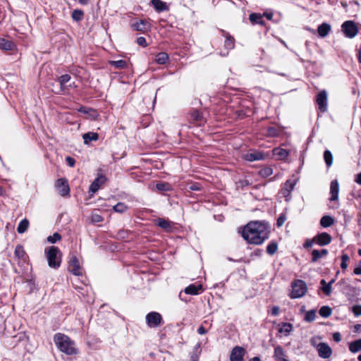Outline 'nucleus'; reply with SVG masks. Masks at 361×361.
<instances>
[{
  "label": "nucleus",
  "mask_w": 361,
  "mask_h": 361,
  "mask_svg": "<svg viewBox=\"0 0 361 361\" xmlns=\"http://www.w3.org/2000/svg\"><path fill=\"white\" fill-rule=\"evenodd\" d=\"M328 251L326 249H322L321 251L317 250V258L321 257L322 256L326 255Z\"/></svg>",
  "instance_id": "55"
},
{
  "label": "nucleus",
  "mask_w": 361,
  "mask_h": 361,
  "mask_svg": "<svg viewBox=\"0 0 361 361\" xmlns=\"http://www.w3.org/2000/svg\"><path fill=\"white\" fill-rule=\"evenodd\" d=\"M315 319V312L314 310L307 311L305 316V320L307 322H311L314 321Z\"/></svg>",
  "instance_id": "45"
},
{
  "label": "nucleus",
  "mask_w": 361,
  "mask_h": 361,
  "mask_svg": "<svg viewBox=\"0 0 361 361\" xmlns=\"http://www.w3.org/2000/svg\"><path fill=\"white\" fill-rule=\"evenodd\" d=\"M279 331L283 334L285 336H288L293 329V325L290 323H282L279 325Z\"/></svg>",
  "instance_id": "31"
},
{
  "label": "nucleus",
  "mask_w": 361,
  "mask_h": 361,
  "mask_svg": "<svg viewBox=\"0 0 361 361\" xmlns=\"http://www.w3.org/2000/svg\"><path fill=\"white\" fill-rule=\"evenodd\" d=\"M61 239V235L58 233H54L47 238V240L51 243H54Z\"/></svg>",
  "instance_id": "48"
},
{
  "label": "nucleus",
  "mask_w": 361,
  "mask_h": 361,
  "mask_svg": "<svg viewBox=\"0 0 361 361\" xmlns=\"http://www.w3.org/2000/svg\"><path fill=\"white\" fill-rule=\"evenodd\" d=\"M358 61L360 63H361V47L359 49L358 51V56H357Z\"/></svg>",
  "instance_id": "63"
},
{
  "label": "nucleus",
  "mask_w": 361,
  "mask_h": 361,
  "mask_svg": "<svg viewBox=\"0 0 361 361\" xmlns=\"http://www.w3.org/2000/svg\"><path fill=\"white\" fill-rule=\"evenodd\" d=\"M109 64L114 67L115 68L118 69H123L127 67V61L123 59H120L118 61H110Z\"/></svg>",
  "instance_id": "33"
},
{
  "label": "nucleus",
  "mask_w": 361,
  "mask_h": 361,
  "mask_svg": "<svg viewBox=\"0 0 361 361\" xmlns=\"http://www.w3.org/2000/svg\"><path fill=\"white\" fill-rule=\"evenodd\" d=\"M286 218L284 214L280 215V216L277 219V225L278 226H281L283 225L284 222L286 221Z\"/></svg>",
  "instance_id": "53"
},
{
  "label": "nucleus",
  "mask_w": 361,
  "mask_h": 361,
  "mask_svg": "<svg viewBox=\"0 0 361 361\" xmlns=\"http://www.w3.org/2000/svg\"><path fill=\"white\" fill-rule=\"evenodd\" d=\"M188 188L191 190H200V185L197 183L191 184V185H190Z\"/></svg>",
  "instance_id": "58"
},
{
  "label": "nucleus",
  "mask_w": 361,
  "mask_h": 361,
  "mask_svg": "<svg viewBox=\"0 0 361 361\" xmlns=\"http://www.w3.org/2000/svg\"><path fill=\"white\" fill-rule=\"evenodd\" d=\"M332 314V309L329 306H323L319 310V314L324 317H329Z\"/></svg>",
  "instance_id": "37"
},
{
  "label": "nucleus",
  "mask_w": 361,
  "mask_h": 361,
  "mask_svg": "<svg viewBox=\"0 0 361 361\" xmlns=\"http://www.w3.org/2000/svg\"><path fill=\"white\" fill-rule=\"evenodd\" d=\"M29 226V221L27 219H23L18 224L17 231L19 233H25Z\"/></svg>",
  "instance_id": "35"
},
{
  "label": "nucleus",
  "mask_w": 361,
  "mask_h": 361,
  "mask_svg": "<svg viewBox=\"0 0 361 361\" xmlns=\"http://www.w3.org/2000/svg\"><path fill=\"white\" fill-rule=\"evenodd\" d=\"M271 313L273 315L276 316L279 313V307L277 306H274L272 307Z\"/></svg>",
  "instance_id": "57"
},
{
  "label": "nucleus",
  "mask_w": 361,
  "mask_h": 361,
  "mask_svg": "<svg viewBox=\"0 0 361 361\" xmlns=\"http://www.w3.org/2000/svg\"><path fill=\"white\" fill-rule=\"evenodd\" d=\"M249 361H261V360L258 357H255L253 358H251Z\"/></svg>",
  "instance_id": "64"
},
{
  "label": "nucleus",
  "mask_w": 361,
  "mask_h": 361,
  "mask_svg": "<svg viewBox=\"0 0 361 361\" xmlns=\"http://www.w3.org/2000/svg\"><path fill=\"white\" fill-rule=\"evenodd\" d=\"M128 207L123 203L119 202L114 207V210L116 212L123 213L127 210Z\"/></svg>",
  "instance_id": "43"
},
{
  "label": "nucleus",
  "mask_w": 361,
  "mask_h": 361,
  "mask_svg": "<svg viewBox=\"0 0 361 361\" xmlns=\"http://www.w3.org/2000/svg\"><path fill=\"white\" fill-rule=\"evenodd\" d=\"M349 350L353 353L361 350V339L350 343Z\"/></svg>",
  "instance_id": "36"
},
{
  "label": "nucleus",
  "mask_w": 361,
  "mask_h": 361,
  "mask_svg": "<svg viewBox=\"0 0 361 361\" xmlns=\"http://www.w3.org/2000/svg\"><path fill=\"white\" fill-rule=\"evenodd\" d=\"M333 338H334V340L335 341H336V342H339V341H341V334H340L339 333H338V332L334 333V334H333Z\"/></svg>",
  "instance_id": "56"
},
{
  "label": "nucleus",
  "mask_w": 361,
  "mask_h": 361,
  "mask_svg": "<svg viewBox=\"0 0 361 361\" xmlns=\"http://www.w3.org/2000/svg\"><path fill=\"white\" fill-rule=\"evenodd\" d=\"M278 250V244L276 242H271L267 247V252L269 255H274Z\"/></svg>",
  "instance_id": "40"
},
{
  "label": "nucleus",
  "mask_w": 361,
  "mask_h": 361,
  "mask_svg": "<svg viewBox=\"0 0 361 361\" xmlns=\"http://www.w3.org/2000/svg\"><path fill=\"white\" fill-rule=\"evenodd\" d=\"M151 4L158 13L169 11V8L166 2L161 0H152Z\"/></svg>",
  "instance_id": "18"
},
{
  "label": "nucleus",
  "mask_w": 361,
  "mask_h": 361,
  "mask_svg": "<svg viewBox=\"0 0 361 361\" xmlns=\"http://www.w3.org/2000/svg\"><path fill=\"white\" fill-rule=\"evenodd\" d=\"M70 269H71V271L77 276H80L82 274L80 271V266L78 258L75 256H72L69 262Z\"/></svg>",
  "instance_id": "16"
},
{
  "label": "nucleus",
  "mask_w": 361,
  "mask_h": 361,
  "mask_svg": "<svg viewBox=\"0 0 361 361\" xmlns=\"http://www.w3.org/2000/svg\"><path fill=\"white\" fill-rule=\"evenodd\" d=\"M71 17L73 20L79 22L82 20L84 17V12L80 9H75L71 13Z\"/></svg>",
  "instance_id": "34"
},
{
  "label": "nucleus",
  "mask_w": 361,
  "mask_h": 361,
  "mask_svg": "<svg viewBox=\"0 0 361 361\" xmlns=\"http://www.w3.org/2000/svg\"><path fill=\"white\" fill-rule=\"evenodd\" d=\"M54 342L57 348L66 355H73L78 353L75 341L66 334H56L54 336Z\"/></svg>",
  "instance_id": "2"
},
{
  "label": "nucleus",
  "mask_w": 361,
  "mask_h": 361,
  "mask_svg": "<svg viewBox=\"0 0 361 361\" xmlns=\"http://www.w3.org/2000/svg\"><path fill=\"white\" fill-rule=\"evenodd\" d=\"M158 225L165 229L167 231H169L171 229V223L165 219H158Z\"/></svg>",
  "instance_id": "41"
},
{
  "label": "nucleus",
  "mask_w": 361,
  "mask_h": 361,
  "mask_svg": "<svg viewBox=\"0 0 361 361\" xmlns=\"http://www.w3.org/2000/svg\"><path fill=\"white\" fill-rule=\"evenodd\" d=\"M78 2L82 5H87L89 3V0H78Z\"/></svg>",
  "instance_id": "62"
},
{
  "label": "nucleus",
  "mask_w": 361,
  "mask_h": 361,
  "mask_svg": "<svg viewBox=\"0 0 361 361\" xmlns=\"http://www.w3.org/2000/svg\"><path fill=\"white\" fill-rule=\"evenodd\" d=\"M273 156L278 160H285L289 155V152L281 147H274L272 149Z\"/></svg>",
  "instance_id": "17"
},
{
  "label": "nucleus",
  "mask_w": 361,
  "mask_h": 361,
  "mask_svg": "<svg viewBox=\"0 0 361 361\" xmlns=\"http://www.w3.org/2000/svg\"><path fill=\"white\" fill-rule=\"evenodd\" d=\"M272 173V169L269 167L262 169L259 171V174L263 177H267Z\"/></svg>",
  "instance_id": "50"
},
{
  "label": "nucleus",
  "mask_w": 361,
  "mask_h": 361,
  "mask_svg": "<svg viewBox=\"0 0 361 361\" xmlns=\"http://www.w3.org/2000/svg\"><path fill=\"white\" fill-rule=\"evenodd\" d=\"M341 30L345 36L350 39L355 37L359 32L357 26L353 20L345 21L341 25Z\"/></svg>",
  "instance_id": "5"
},
{
  "label": "nucleus",
  "mask_w": 361,
  "mask_h": 361,
  "mask_svg": "<svg viewBox=\"0 0 361 361\" xmlns=\"http://www.w3.org/2000/svg\"><path fill=\"white\" fill-rule=\"evenodd\" d=\"M331 27L327 23H323L317 27V35L321 37H325L331 31Z\"/></svg>",
  "instance_id": "21"
},
{
  "label": "nucleus",
  "mask_w": 361,
  "mask_h": 361,
  "mask_svg": "<svg viewBox=\"0 0 361 361\" xmlns=\"http://www.w3.org/2000/svg\"><path fill=\"white\" fill-rule=\"evenodd\" d=\"M185 293L189 295H198L202 291V286L201 284L195 285L191 284L187 286L185 290Z\"/></svg>",
  "instance_id": "20"
},
{
  "label": "nucleus",
  "mask_w": 361,
  "mask_h": 361,
  "mask_svg": "<svg viewBox=\"0 0 361 361\" xmlns=\"http://www.w3.org/2000/svg\"><path fill=\"white\" fill-rule=\"evenodd\" d=\"M66 162L68 166L73 167L75 164V160L73 157L68 156L66 158Z\"/></svg>",
  "instance_id": "52"
},
{
  "label": "nucleus",
  "mask_w": 361,
  "mask_h": 361,
  "mask_svg": "<svg viewBox=\"0 0 361 361\" xmlns=\"http://www.w3.org/2000/svg\"><path fill=\"white\" fill-rule=\"evenodd\" d=\"M103 182H92L90 186L89 192L90 195H93L101 187Z\"/></svg>",
  "instance_id": "42"
},
{
  "label": "nucleus",
  "mask_w": 361,
  "mask_h": 361,
  "mask_svg": "<svg viewBox=\"0 0 361 361\" xmlns=\"http://www.w3.org/2000/svg\"><path fill=\"white\" fill-rule=\"evenodd\" d=\"M249 20L253 24L264 25L263 16L259 13H252L249 16Z\"/></svg>",
  "instance_id": "29"
},
{
  "label": "nucleus",
  "mask_w": 361,
  "mask_h": 361,
  "mask_svg": "<svg viewBox=\"0 0 361 361\" xmlns=\"http://www.w3.org/2000/svg\"><path fill=\"white\" fill-rule=\"evenodd\" d=\"M161 314L156 312H150L146 316V322L149 327L154 328L159 326L161 323Z\"/></svg>",
  "instance_id": "9"
},
{
  "label": "nucleus",
  "mask_w": 361,
  "mask_h": 361,
  "mask_svg": "<svg viewBox=\"0 0 361 361\" xmlns=\"http://www.w3.org/2000/svg\"><path fill=\"white\" fill-rule=\"evenodd\" d=\"M15 47L16 44L13 42L4 38H0V49L6 51H12Z\"/></svg>",
  "instance_id": "26"
},
{
  "label": "nucleus",
  "mask_w": 361,
  "mask_h": 361,
  "mask_svg": "<svg viewBox=\"0 0 361 361\" xmlns=\"http://www.w3.org/2000/svg\"><path fill=\"white\" fill-rule=\"evenodd\" d=\"M15 255L17 257L20 259L24 258L25 254L23 247L21 245L16 246L15 249Z\"/></svg>",
  "instance_id": "44"
},
{
  "label": "nucleus",
  "mask_w": 361,
  "mask_h": 361,
  "mask_svg": "<svg viewBox=\"0 0 361 361\" xmlns=\"http://www.w3.org/2000/svg\"><path fill=\"white\" fill-rule=\"evenodd\" d=\"M222 36L224 37V47L226 49L230 50L234 48L235 47V39L233 36H231L228 32L224 30H220Z\"/></svg>",
  "instance_id": "14"
},
{
  "label": "nucleus",
  "mask_w": 361,
  "mask_h": 361,
  "mask_svg": "<svg viewBox=\"0 0 361 361\" xmlns=\"http://www.w3.org/2000/svg\"><path fill=\"white\" fill-rule=\"evenodd\" d=\"M331 241V237L327 233H322L317 235V245H328Z\"/></svg>",
  "instance_id": "24"
},
{
  "label": "nucleus",
  "mask_w": 361,
  "mask_h": 361,
  "mask_svg": "<svg viewBox=\"0 0 361 361\" xmlns=\"http://www.w3.org/2000/svg\"><path fill=\"white\" fill-rule=\"evenodd\" d=\"M169 57L167 53L166 52H159L157 54H156L154 58V61L160 65H164L167 63L169 61Z\"/></svg>",
  "instance_id": "27"
},
{
  "label": "nucleus",
  "mask_w": 361,
  "mask_h": 361,
  "mask_svg": "<svg viewBox=\"0 0 361 361\" xmlns=\"http://www.w3.org/2000/svg\"><path fill=\"white\" fill-rule=\"evenodd\" d=\"M294 186L295 183L293 182H286L283 184V186L281 190V194L283 197H286V200H288V197L291 191L293 190Z\"/></svg>",
  "instance_id": "19"
},
{
  "label": "nucleus",
  "mask_w": 361,
  "mask_h": 361,
  "mask_svg": "<svg viewBox=\"0 0 361 361\" xmlns=\"http://www.w3.org/2000/svg\"><path fill=\"white\" fill-rule=\"evenodd\" d=\"M334 219L331 216H324L320 220V224L323 228H327L333 225Z\"/></svg>",
  "instance_id": "32"
},
{
  "label": "nucleus",
  "mask_w": 361,
  "mask_h": 361,
  "mask_svg": "<svg viewBox=\"0 0 361 361\" xmlns=\"http://www.w3.org/2000/svg\"><path fill=\"white\" fill-rule=\"evenodd\" d=\"M84 144L90 145L92 141H97L99 139V134L94 132H88L82 135Z\"/></svg>",
  "instance_id": "23"
},
{
  "label": "nucleus",
  "mask_w": 361,
  "mask_h": 361,
  "mask_svg": "<svg viewBox=\"0 0 361 361\" xmlns=\"http://www.w3.org/2000/svg\"><path fill=\"white\" fill-rule=\"evenodd\" d=\"M263 16H264L268 20H271L273 18V13H264Z\"/></svg>",
  "instance_id": "61"
},
{
  "label": "nucleus",
  "mask_w": 361,
  "mask_h": 361,
  "mask_svg": "<svg viewBox=\"0 0 361 361\" xmlns=\"http://www.w3.org/2000/svg\"><path fill=\"white\" fill-rule=\"evenodd\" d=\"M353 272L356 275H360L361 274V265L355 268Z\"/></svg>",
  "instance_id": "60"
},
{
  "label": "nucleus",
  "mask_w": 361,
  "mask_h": 361,
  "mask_svg": "<svg viewBox=\"0 0 361 361\" xmlns=\"http://www.w3.org/2000/svg\"><path fill=\"white\" fill-rule=\"evenodd\" d=\"M245 350L240 346H235L230 355L231 361H244L243 357L245 354Z\"/></svg>",
  "instance_id": "10"
},
{
  "label": "nucleus",
  "mask_w": 361,
  "mask_h": 361,
  "mask_svg": "<svg viewBox=\"0 0 361 361\" xmlns=\"http://www.w3.org/2000/svg\"><path fill=\"white\" fill-rule=\"evenodd\" d=\"M269 233V226L261 221H251L243 230V237L249 243L260 245L268 238Z\"/></svg>",
  "instance_id": "1"
},
{
  "label": "nucleus",
  "mask_w": 361,
  "mask_h": 361,
  "mask_svg": "<svg viewBox=\"0 0 361 361\" xmlns=\"http://www.w3.org/2000/svg\"><path fill=\"white\" fill-rule=\"evenodd\" d=\"M317 108L322 113L328 110V93L325 90L317 93Z\"/></svg>",
  "instance_id": "8"
},
{
  "label": "nucleus",
  "mask_w": 361,
  "mask_h": 361,
  "mask_svg": "<svg viewBox=\"0 0 361 361\" xmlns=\"http://www.w3.org/2000/svg\"><path fill=\"white\" fill-rule=\"evenodd\" d=\"M317 352L319 357L325 359L329 358L332 354L331 347L324 343L317 344Z\"/></svg>",
  "instance_id": "11"
},
{
  "label": "nucleus",
  "mask_w": 361,
  "mask_h": 361,
  "mask_svg": "<svg viewBox=\"0 0 361 361\" xmlns=\"http://www.w3.org/2000/svg\"><path fill=\"white\" fill-rule=\"evenodd\" d=\"M282 130L276 126H269L267 128L266 135L269 137H279L282 133Z\"/></svg>",
  "instance_id": "25"
},
{
  "label": "nucleus",
  "mask_w": 361,
  "mask_h": 361,
  "mask_svg": "<svg viewBox=\"0 0 361 361\" xmlns=\"http://www.w3.org/2000/svg\"><path fill=\"white\" fill-rule=\"evenodd\" d=\"M307 291V286L304 281L295 280L291 284L290 297L291 298H301Z\"/></svg>",
  "instance_id": "3"
},
{
  "label": "nucleus",
  "mask_w": 361,
  "mask_h": 361,
  "mask_svg": "<svg viewBox=\"0 0 361 361\" xmlns=\"http://www.w3.org/2000/svg\"><path fill=\"white\" fill-rule=\"evenodd\" d=\"M55 188L57 192L61 196H66L69 195L70 187L68 182H56Z\"/></svg>",
  "instance_id": "13"
},
{
  "label": "nucleus",
  "mask_w": 361,
  "mask_h": 361,
  "mask_svg": "<svg viewBox=\"0 0 361 361\" xmlns=\"http://www.w3.org/2000/svg\"><path fill=\"white\" fill-rule=\"evenodd\" d=\"M91 221L93 223H99V222H102L103 221V218L98 213L94 212L91 215Z\"/></svg>",
  "instance_id": "47"
},
{
  "label": "nucleus",
  "mask_w": 361,
  "mask_h": 361,
  "mask_svg": "<svg viewBox=\"0 0 361 361\" xmlns=\"http://www.w3.org/2000/svg\"><path fill=\"white\" fill-rule=\"evenodd\" d=\"M334 282V280H331L329 283H326L325 280L322 279L321 281V289L324 292L326 295H329L331 293V284Z\"/></svg>",
  "instance_id": "30"
},
{
  "label": "nucleus",
  "mask_w": 361,
  "mask_h": 361,
  "mask_svg": "<svg viewBox=\"0 0 361 361\" xmlns=\"http://www.w3.org/2000/svg\"><path fill=\"white\" fill-rule=\"evenodd\" d=\"M49 266L52 268L59 267L60 265V250L54 246L50 247L47 252Z\"/></svg>",
  "instance_id": "4"
},
{
  "label": "nucleus",
  "mask_w": 361,
  "mask_h": 361,
  "mask_svg": "<svg viewBox=\"0 0 361 361\" xmlns=\"http://www.w3.org/2000/svg\"><path fill=\"white\" fill-rule=\"evenodd\" d=\"M274 357L279 361L285 359V354L283 348L281 346H277L274 349Z\"/></svg>",
  "instance_id": "38"
},
{
  "label": "nucleus",
  "mask_w": 361,
  "mask_h": 361,
  "mask_svg": "<svg viewBox=\"0 0 361 361\" xmlns=\"http://www.w3.org/2000/svg\"><path fill=\"white\" fill-rule=\"evenodd\" d=\"M339 186L338 182H332L330 188V201H337L338 199Z\"/></svg>",
  "instance_id": "22"
},
{
  "label": "nucleus",
  "mask_w": 361,
  "mask_h": 361,
  "mask_svg": "<svg viewBox=\"0 0 361 361\" xmlns=\"http://www.w3.org/2000/svg\"><path fill=\"white\" fill-rule=\"evenodd\" d=\"M150 188L152 190H154L155 188L158 192H163L168 191V190H171V186L166 182L157 183L154 186L150 185Z\"/></svg>",
  "instance_id": "28"
},
{
  "label": "nucleus",
  "mask_w": 361,
  "mask_h": 361,
  "mask_svg": "<svg viewBox=\"0 0 361 361\" xmlns=\"http://www.w3.org/2000/svg\"><path fill=\"white\" fill-rule=\"evenodd\" d=\"M315 242H316V236L313 237L312 239H307L303 244V247L305 249L308 250L314 245Z\"/></svg>",
  "instance_id": "46"
},
{
  "label": "nucleus",
  "mask_w": 361,
  "mask_h": 361,
  "mask_svg": "<svg viewBox=\"0 0 361 361\" xmlns=\"http://www.w3.org/2000/svg\"><path fill=\"white\" fill-rule=\"evenodd\" d=\"M131 27L134 30L146 32L149 28V23L145 19H140L132 23Z\"/></svg>",
  "instance_id": "12"
},
{
  "label": "nucleus",
  "mask_w": 361,
  "mask_h": 361,
  "mask_svg": "<svg viewBox=\"0 0 361 361\" xmlns=\"http://www.w3.org/2000/svg\"><path fill=\"white\" fill-rule=\"evenodd\" d=\"M324 159L325 161V163L328 167L331 166L333 163V156L331 152L326 149L324 151Z\"/></svg>",
  "instance_id": "39"
},
{
  "label": "nucleus",
  "mask_w": 361,
  "mask_h": 361,
  "mask_svg": "<svg viewBox=\"0 0 361 361\" xmlns=\"http://www.w3.org/2000/svg\"><path fill=\"white\" fill-rule=\"evenodd\" d=\"M353 312L355 316L361 315V305H355L353 307Z\"/></svg>",
  "instance_id": "54"
},
{
  "label": "nucleus",
  "mask_w": 361,
  "mask_h": 361,
  "mask_svg": "<svg viewBox=\"0 0 361 361\" xmlns=\"http://www.w3.org/2000/svg\"><path fill=\"white\" fill-rule=\"evenodd\" d=\"M137 43L142 47H147L146 39L144 37H140L137 38Z\"/></svg>",
  "instance_id": "51"
},
{
  "label": "nucleus",
  "mask_w": 361,
  "mask_h": 361,
  "mask_svg": "<svg viewBox=\"0 0 361 361\" xmlns=\"http://www.w3.org/2000/svg\"><path fill=\"white\" fill-rule=\"evenodd\" d=\"M341 259L342 262L341 264V267L343 269H345L348 267V262L349 260V257L347 255L343 254L341 257Z\"/></svg>",
  "instance_id": "49"
},
{
  "label": "nucleus",
  "mask_w": 361,
  "mask_h": 361,
  "mask_svg": "<svg viewBox=\"0 0 361 361\" xmlns=\"http://www.w3.org/2000/svg\"><path fill=\"white\" fill-rule=\"evenodd\" d=\"M71 79V77L68 74H64L58 78L57 81L60 84V90L57 94H65L66 91L68 90L66 84Z\"/></svg>",
  "instance_id": "15"
},
{
  "label": "nucleus",
  "mask_w": 361,
  "mask_h": 361,
  "mask_svg": "<svg viewBox=\"0 0 361 361\" xmlns=\"http://www.w3.org/2000/svg\"><path fill=\"white\" fill-rule=\"evenodd\" d=\"M197 332H198V334L202 335V334H205L207 333V331L202 326H201L198 328Z\"/></svg>",
  "instance_id": "59"
},
{
  "label": "nucleus",
  "mask_w": 361,
  "mask_h": 361,
  "mask_svg": "<svg viewBox=\"0 0 361 361\" xmlns=\"http://www.w3.org/2000/svg\"><path fill=\"white\" fill-rule=\"evenodd\" d=\"M267 155L255 149H250L247 152L243 154L242 158L247 161H260L266 159Z\"/></svg>",
  "instance_id": "6"
},
{
  "label": "nucleus",
  "mask_w": 361,
  "mask_h": 361,
  "mask_svg": "<svg viewBox=\"0 0 361 361\" xmlns=\"http://www.w3.org/2000/svg\"><path fill=\"white\" fill-rule=\"evenodd\" d=\"M190 122L196 126H202L206 123L203 114L197 109L192 110L189 114Z\"/></svg>",
  "instance_id": "7"
}]
</instances>
